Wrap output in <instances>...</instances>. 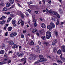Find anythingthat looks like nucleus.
Here are the masks:
<instances>
[{
    "mask_svg": "<svg viewBox=\"0 0 65 65\" xmlns=\"http://www.w3.org/2000/svg\"><path fill=\"white\" fill-rule=\"evenodd\" d=\"M46 38L47 39H49L51 37V33L50 31H47L46 32Z\"/></svg>",
    "mask_w": 65,
    "mask_h": 65,
    "instance_id": "1",
    "label": "nucleus"
},
{
    "mask_svg": "<svg viewBox=\"0 0 65 65\" xmlns=\"http://www.w3.org/2000/svg\"><path fill=\"white\" fill-rule=\"evenodd\" d=\"M36 50L35 51L36 52L38 53H40V49L39 48V45H38L37 44H36Z\"/></svg>",
    "mask_w": 65,
    "mask_h": 65,
    "instance_id": "2",
    "label": "nucleus"
},
{
    "mask_svg": "<svg viewBox=\"0 0 65 65\" xmlns=\"http://www.w3.org/2000/svg\"><path fill=\"white\" fill-rule=\"evenodd\" d=\"M36 58V55H31V57L29 58V59H30L31 60H35V59Z\"/></svg>",
    "mask_w": 65,
    "mask_h": 65,
    "instance_id": "3",
    "label": "nucleus"
},
{
    "mask_svg": "<svg viewBox=\"0 0 65 65\" xmlns=\"http://www.w3.org/2000/svg\"><path fill=\"white\" fill-rule=\"evenodd\" d=\"M17 35V34L15 32L12 33L10 34V37H14Z\"/></svg>",
    "mask_w": 65,
    "mask_h": 65,
    "instance_id": "4",
    "label": "nucleus"
},
{
    "mask_svg": "<svg viewBox=\"0 0 65 65\" xmlns=\"http://www.w3.org/2000/svg\"><path fill=\"white\" fill-rule=\"evenodd\" d=\"M56 61L57 62L60 64V65H61L62 64L63 62L60 59H57Z\"/></svg>",
    "mask_w": 65,
    "mask_h": 65,
    "instance_id": "5",
    "label": "nucleus"
},
{
    "mask_svg": "<svg viewBox=\"0 0 65 65\" xmlns=\"http://www.w3.org/2000/svg\"><path fill=\"white\" fill-rule=\"evenodd\" d=\"M57 39H55L54 40L52 43L53 45H55L57 43Z\"/></svg>",
    "mask_w": 65,
    "mask_h": 65,
    "instance_id": "6",
    "label": "nucleus"
},
{
    "mask_svg": "<svg viewBox=\"0 0 65 65\" xmlns=\"http://www.w3.org/2000/svg\"><path fill=\"white\" fill-rule=\"evenodd\" d=\"M16 54L19 57H20L21 56H23V55L20 52H16Z\"/></svg>",
    "mask_w": 65,
    "mask_h": 65,
    "instance_id": "7",
    "label": "nucleus"
},
{
    "mask_svg": "<svg viewBox=\"0 0 65 65\" xmlns=\"http://www.w3.org/2000/svg\"><path fill=\"white\" fill-rule=\"evenodd\" d=\"M61 50L62 51L65 53V46L63 45L61 46Z\"/></svg>",
    "mask_w": 65,
    "mask_h": 65,
    "instance_id": "8",
    "label": "nucleus"
},
{
    "mask_svg": "<svg viewBox=\"0 0 65 65\" xmlns=\"http://www.w3.org/2000/svg\"><path fill=\"white\" fill-rule=\"evenodd\" d=\"M50 25L52 28H55V25H54V23L51 22L50 23Z\"/></svg>",
    "mask_w": 65,
    "mask_h": 65,
    "instance_id": "9",
    "label": "nucleus"
},
{
    "mask_svg": "<svg viewBox=\"0 0 65 65\" xmlns=\"http://www.w3.org/2000/svg\"><path fill=\"white\" fill-rule=\"evenodd\" d=\"M9 43L10 45H11L12 46L13 45H14V43L12 41H9Z\"/></svg>",
    "mask_w": 65,
    "mask_h": 65,
    "instance_id": "10",
    "label": "nucleus"
},
{
    "mask_svg": "<svg viewBox=\"0 0 65 65\" xmlns=\"http://www.w3.org/2000/svg\"><path fill=\"white\" fill-rule=\"evenodd\" d=\"M19 46V45H18L17 44H14V45L13 46L12 48L14 49L17 48Z\"/></svg>",
    "mask_w": 65,
    "mask_h": 65,
    "instance_id": "11",
    "label": "nucleus"
},
{
    "mask_svg": "<svg viewBox=\"0 0 65 65\" xmlns=\"http://www.w3.org/2000/svg\"><path fill=\"white\" fill-rule=\"evenodd\" d=\"M22 61H24V62L23 63L24 64H25L26 63V58H22L21 59Z\"/></svg>",
    "mask_w": 65,
    "mask_h": 65,
    "instance_id": "12",
    "label": "nucleus"
},
{
    "mask_svg": "<svg viewBox=\"0 0 65 65\" xmlns=\"http://www.w3.org/2000/svg\"><path fill=\"white\" fill-rule=\"evenodd\" d=\"M6 19V17H5V16H3L0 18V20H4V19Z\"/></svg>",
    "mask_w": 65,
    "mask_h": 65,
    "instance_id": "13",
    "label": "nucleus"
},
{
    "mask_svg": "<svg viewBox=\"0 0 65 65\" xmlns=\"http://www.w3.org/2000/svg\"><path fill=\"white\" fill-rule=\"evenodd\" d=\"M41 26L43 28H45V24L44 23H42L41 24Z\"/></svg>",
    "mask_w": 65,
    "mask_h": 65,
    "instance_id": "14",
    "label": "nucleus"
},
{
    "mask_svg": "<svg viewBox=\"0 0 65 65\" xmlns=\"http://www.w3.org/2000/svg\"><path fill=\"white\" fill-rule=\"evenodd\" d=\"M59 11L61 14H62L63 13V10L61 9H59Z\"/></svg>",
    "mask_w": 65,
    "mask_h": 65,
    "instance_id": "15",
    "label": "nucleus"
},
{
    "mask_svg": "<svg viewBox=\"0 0 65 65\" xmlns=\"http://www.w3.org/2000/svg\"><path fill=\"white\" fill-rule=\"evenodd\" d=\"M57 54L58 55H60L61 54V49H59L57 51Z\"/></svg>",
    "mask_w": 65,
    "mask_h": 65,
    "instance_id": "16",
    "label": "nucleus"
},
{
    "mask_svg": "<svg viewBox=\"0 0 65 65\" xmlns=\"http://www.w3.org/2000/svg\"><path fill=\"white\" fill-rule=\"evenodd\" d=\"M11 5L10 3H8L6 4V7H9V6H10Z\"/></svg>",
    "mask_w": 65,
    "mask_h": 65,
    "instance_id": "17",
    "label": "nucleus"
},
{
    "mask_svg": "<svg viewBox=\"0 0 65 65\" xmlns=\"http://www.w3.org/2000/svg\"><path fill=\"white\" fill-rule=\"evenodd\" d=\"M52 14L54 15H57L58 14L57 12L54 11L52 12Z\"/></svg>",
    "mask_w": 65,
    "mask_h": 65,
    "instance_id": "18",
    "label": "nucleus"
},
{
    "mask_svg": "<svg viewBox=\"0 0 65 65\" xmlns=\"http://www.w3.org/2000/svg\"><path fill=\"white\" fill-rule=\"evenodd\" d=\"M5 21L3 20L2 21L0 22V24L1 25H4L5 24Z\"/></svg>",
    "mask_w": 65,
    "mask_h": 65,
    "instance_id": "19",
    "label": "nucleus"
},
{
    "mask_svg": "<svg viewBox=\"0 0 65 65\" xmlns=\"http://www.w3.org/2000/svg\"><path fill=\"white\" fill-rule=\"evenodd\" d=\"M5 44H4L3 43L2 44V49H3V48H4L5 47Z\"/></svg>",
    "mask_w": 65,
    "mask_h": 65,
    "instance_id": "20",
    "label": "nucleus"
},
{
    "mask_svg": "<svg viewBox=\"0 0 65 65\" xmlns=\"http://www.w3.org/2000/svg\"><path fill=\"white\" fill-rule=\"evenodd\" d=\"M57 48L56 47L54 48L53 49V53H57Z\"/></svg>",
    "mask_w": 65,
    "mask_h": 65,
    "instance_id": "21",
    "label": "nucleus"
},
{
    "mask_svg": "<svg viewBox=\"0 0 65 65\" xmlns=\"http://www.w3.org/2000/svg\"><path fill=\"white\" fill-rule=\"evenodd\" d=\"M15 20H13L12 21V23L13 25H14L16 23Z\"/></svg>",
    "mask_w": 65,
    "mask_h": 65,
    "instance_id": "22",
    "label": "nucleus"
},
{
    "mask_svg": "<svg viewBox=\"0 0 65 65\" xmlns=\"http://www.w3.org/2000/svg\"><path fill=\"white\" fill-rule=\"evenodd\" d=\"M47 28L48 29H52V27L50 25H48L47 26Z\"/></svg>",
    "mask_w": 65,
    "mask_h": 65,
    "instance_id": "23",
    "label": "nucleus"
},
{
    "mask_svg": "<svg viewBox=\"0 0 65 65\" xmlns=\"http://www.w3.org/2000/svg\"><path fill=\"white\" fill-rule=\"evenodd\" d=\"M6 63V62L4 61L1 62H0V65H3V64H5Z\"/></svg>",
    "mask_w": 65,
    "mask_h": 65,
    "instance_id": "24",
    "label": "nucleus"
},
{
    "mask_svg": "<svg viewBox=\"0 0 65 65\" xmlns=\"http://www.w3.org/2000/svg\"><path fill=\"white\" fill-rule=\"evenodd\" d=\"M3 10L4 11H6L7 10V8L5 7H4L3 9Z\"/></svg>",
    "mask_w": 65,
    "mask_h": 65,
    "instance_id": "25",
    "label": "nucleus"
},
{
    "mask_svg": "<svg viewBox=\"0 0 65 65\" xmlns=\"http://www.w3.org/2000/svg\"><path fill=\"white\" fill-rule=\"evenodd\" d=\"M54 34L56 35V36H57L58 35V33L57 32L56 30H55L54 32Z\"/></svg>",
    "mask_w": 65,
    "mask_h": 65,
    "instance_id": "26",
    "label": "nucleus"
},
{
    "mask_svg": "<svg viewBox=\"0 0 65 65\" xmlns=\"http://www.w3.org/2000/svg\"><path fill=\"white\" fill-rule=\"evenodd\" d=\"M9 1L11 4H13L14 3V0H9Z\"/></svg>",
    "mask_w": 65,
    "mask_h": 65,
    "instance_id": "27",
    "label": "nucleus"
},
{
    "mask_svg": "<svg viewBox=\"0 0 65 65\" xmlns=\"http://www.w3.org/2000/svg\"><path fill=\"white\" fill-rule=\"evenodd\" d=\"M34 44V43L33 41H32L30 43L29 45H33Z\"/></svg>",
    "mask_w": 65,
    "mask_h": 65,
    "instance_id": "28",
    "label": "nucleus"
},
{
    "mask_svg": "<svg viewBox=\"0 0 65 65\" xmlns=\"http://www.w3.org/2000/svg\"><path fill=\"white\" fill-rule=\"evenodd\" d=\"M12 19V18L11 17H10L9 18H8V19L7 20V22L8 23Z\"/></svg>",
    "mask_w": 65,
    "mask_h": 65,
    "instance_id": "29",
    "label": "nucleus"
},
{
    "mask_svg": "<svg viewBox=\"0 0 65 65\" xmlns=\"http://www.w3.org/2000/svg\"><path fill=\"white\" fill-rule=\"evenodd\" d=\"M12 29V27H9L8 28V30L9 31H10Z\"/></svg>",
    "mask_w": 65,
    "mask_h": 65,
    "instance_id": "30",
    "label": "nucleus"
},
{
    "mask_svg": "<svg viewBox=\"0 0 65 65\" xmlns=\"http://www.w3.org/2000/svg\"><path fill=\"white\" fill-rule=\"evenodd\" d=\"M4 53V50H1L0 51V54H3Z\"/></svg>",
    "mask_w": 65,
    "mask_h": 65,
    "instance_id": "31",
    "label": "nucleus"
},
{
    "mask_svg": "<svg viewBox=\"0 0 65 65\" xmlns=\"http://www.w3.org/2000/svg\"><path fill=\"white\" fill-rule=\"evenodd\" d=\"M39 62H43V58H41L40 59V60H38Z\"/></svg>",
    "mask_w": 65,
    "mask_h": 65,
    "instance_id": "32",
    "label": "nucleus"
},
{
    "mask_svg": "<svg viewBox=\"0 0 65 65\" xmlns=\"http://www.w3.org/2000/svg\"><path fill=\"white\" fill-rule=\"evenodd\" d=\"M4 4L3 3H0V6H4Z\"/></svg>",
    "mask_w": 65,
    "mask_h": 65,
    "instance_id": "33",
    "label": "nucleus"
},
{
    "mask_svg": "<svg viewBox=\"0 0 65 65\" xmlns=\"http://www.w3.org/2000/svg\"><path fill=\"white\" fill-rule=\"evenodd\" d=\"M44 44H46V45L47 46L48 45V42H44Z\"/></svg>",
    "mask_w": 65,
    "mask_h": 65,
    "instance_id": "34",
    "label": "nucleus"
},
{
    "mask_svg": "<svg viewBox=\"0 0 65 65\" xmlns=\"http://www.w3.org/2000/svg\"><path fill=\"white\" fill-rule=\"evenodd\" d=\"M41 38L43 40H45V36H42L41 37Z\"/></svg>",
    "mask_w": 65,
    "mask_h": 65,
    "instance_id": "35",
    "label": "nucleus"
},
{
    "mask_svg": "<svg viewBox=\"0 0 65 65\" xmlns=\"http://www.w3.org/2000/svg\"><path fill=\"white\" fill-rule=\"evenodd\" d=\"M21 25L22 26H23L24 25V22L23 21H22L21 22Z\"/></svg>",
    "mask_w": 65,
    "mask_h": 65,
    "instance_id": "36",
    "label": "nucleus"
},
{
    "mask_svg": "<svg viewBox=\"0 0 65 65\" xmlns=\"http://www.w3.org/2000/svg\"><path fill=\"white\" fill-rule=\"evenodd\" d=\"M37 31V29H34L32 31V32L33 33H35Z\"/></svg>",
    "mask_w": 65,
    "mask_h": 65,
    "instance_id": "37",
    "label": "nucleus"
},
{
    "mask_svg": "<svg viewBox=\"0 0 65 65\" xmlns=\"http://www.w3.org/2000/svg\"><path fill=\"white\" fill-rule=\"evenodd\" d=\"M39 63V61L38 60H37V61L36 62L34 63V64L36 65V64H37V63Z\"/></svg>",
    "mask_w": 65,
    "mask_h": 65,
    "instance_id": "38",
    "label": "nucleus"
},
{
    "mask_svg": "<svg viewBox=\"0 0 65 65\" xmlns=\"http://www.w3.org/2000/svg\"><path fill=\"white\" fill-rule=\"evenodd\" d=\"M59 21H60V20H59V19H57V22L56 23V25H58V24H59Z\"/></svg>",
    "mask_w": 65,
    "mask_h": 65,
    "instance_id": "39",
    "label": "nucleus"
},
{
    "mask_svg": "<svg viewBox=\"0 0 65 65\" xmlns=\"http://www.w3.org/2000/svg\"><path fill=\"white\" fill-rule=\"evenodd\" d=\"M61 60H62L63 62H65V58L64 57L63 58H62Z\"/></svg>",
    "mask_w": 65,
    "mask_h": 65,
    "instance_id": "40",
    "label": "nucleus"
},
{
    "mask_svg": "<svg viewBox=\"0 0 65 65\" xmlns=\"http://www.w3.org/2000/svg\"><path fill=\"white\" fill-rule=\"evenodd\" d=\"M17 4L18 6H19V7H21V8H22V6L20 4H19V3H17Z\"/></svg>",
    "mask_w": 65,
    "mask_h": 65,
    "instance_id": "41",
    "label": "nucleus"
},
{
    "mask_svg": "<svg viewBox=\"0 0 65 65\" xmlns=\"http://www.w3.org/2000/svg\"><path fill=\"white\" fill-rule=\"evenodd\" d=\"M39 57L40 58H43V56L42 55H40L39 56Z\"/></svg>",
    "mask_w": 65,
    "mask_h": 65,
    "instance_id": "42",
    "label": "nucleus"
},
{
    "mask_svg": "<svg viewBox=\"0 0 65 65\" xmlns=\"http://www.w3.org/2000/svg\"><path fill=\"white\" fill-rule=\"evenodd\" d=\"M14 5H13L9 9H11V8H13L15 6Z\"/></svg>",
    "mask_w": 65,
    "mask_h": 65,
    "instance_id": "43",
    "label": "nucleus"
},
{
    "mask_svg": "<svg viewBox=\"0 0 65 65\" xmlns=\"http://www.w3.org/2000/svg\"><path fill=\"white\" fill-rule=\"evenodd\" d=\"M8 60V58H6L4 59V61H7Z\"/></svg>",
    "mask_w": 65,
    "mask_h": 65,
    "instance_id": "44",
    "label": "nucleus"
},
{
    "mask_svg": "<svg viewBox=\"0 0 65 65\" xmlns=\"http://www.w3.org/2000/svg\"><path fill=\"white\" fill-rule=\"evenodd\" d=\"M43 62H44L45 61H47V59L45 58H43Z\"/></svg>",
    "mask_w": 65,
    "mask_h": 65,
    "instance_id": "45",
    "label": "nucleus"
},
{
    "mask_svg": "<svg viewBox=\"0 0 65 65\" xmlns=\"http://www.w3.org/2000/svg\"><path fill=\"white\" fill-rule=\"evenodd\" d=\"M34 12L36 14H38V11H35Z\"/></svg>",
    "mask_w": 65,
    "mask_h": 65,
    "instance_id": "46",
    "label": "nucleus"
},
{
    "mask_svg": "<svg viewBox=\"0 0 65 65\" xmlns=\"http://www.w3.org/2000/svg\"><path fill=\"white\" fill-rule=\"evenodd\" d=\"M33 21L34 22V23H36V19H33Z\"/></svg>",
    "mask_w": 65,
    "mask_h": 65,
    "instance_id": "47",
    "label": "nucleus"
},
{
    "mask_svg": "<svg viewBox=\"0 0 65 65\" xmlns=\"http://www.w3.org/2000/svg\"><path fill=\"white\" fill-rule=\"evenodd\" d=\"M26 11L29 12L30 13H31V10H30V9H29L28 10H26Z\"/></svg>",
    "mask_w": 65,
    "mask_h": 65,
    "instance_id": "48",
    "label": "nucleus"
},
{
    "mask_svg": "<svg viewBox=\"0 0 65 65\" xmlns=\"http://www.w3.org/2000/svg\"><path fill=\"white\" fill-rule=\"evenodd\" d=\"M20 16H21V17L22 18H24V15H23L22 14H20Z\"/></svg>",
    "mask_w": 65,
    "mask_h": 65,
    "instance_id": "49",
    "label": "nucleus"
},
{
    "mask_svg": "<svg viewBox=\"0 0 65 65\" xmlns=\"http://www.w3.org/2000/svg\"><path fill=\"white\" fill-rule=\"evenodd\" d=\"M46 12H47V13H48L49 12V11L47 9V8H46Z\"/></svg>",
    "mask_w": 65,
    "mask_h": 65,
    "instance_id": "50",
    "label": "nucleus"
},
{
    "mask_svg": "<svg viewBox=\"0 0 65 65\" xmlns=\"http://www.w3.org/2000/svg\"><path fill=\"white\" fill-rule=\"evenodd\" d=\"M60 59H61L63 58H64V57H62V54H61V55H60Z\"/></svg>",
    "mask_w": 65,
    "mask_h": 65,
    "instance_id": "51",
    "label": "nucleus"
},
{
    "mask_svg": "<svg viewBox=\"0 0 65 65\" xmlns=\"http://www.w3.org/2000/svg\"><path fill=\"white\" fill-rule=\"evenodd\" d=\"M7 54L6 53L5 54L4 57V58H5V57H7Z\"/></svg>",
    "mask_w": 65,
    "mask_h": 65,
    "instance_id": "52",
    "label": "nucleus"
},
{
    "mask_svg": "<svg viewBox=\"0 0 65 65\" xmlns=\"http://www.w3.org/2000/svg\"><path fill=\"white\" fill-rule=\"evenodd\" d=\"M10 15L12 17H14V15L12 14H11Z\"/></svg>",
    "mask_w": 65,
    "mask_h": 65,
    "instance_id": "53",
    "label": "nucleus"
},
{
    "mask_svg": "<svg viewBox=\"0 0 65 65\" xmlns=\"http://www.w3.org/2000/svg\"><path fill=\"white\" fill-rule=\"evenodd\" d=\"M21 22L19 20L17 23L18 25H19L20 24H21Z\"/></svg>",
    "mask_w": 65,
    "mask_h": 65,
    "instance_id": "54",
    "label": "nucleus"
},
{
    "mask_svg": "<svg viewBox=\"0 0 65 65\" xmlns=\"http://www.w3.org/2000/svg\"><path fill=\"white\" fill-rule=\"evenodd\" d=\"M52 11L51 10H50L49 11V13H50V14H52Z\"/></svg>",
    "mask_w": 65,
    "mask_h": 65,
    "instance_id": "55",
    "label": "nucleus"
},
{
    "mask_svg": "<svg viewBox=\"0 0 65 65\" xmlns=\"http://www.w3.org/2000/svg\"><path fill=\"white\" fill-rule=\"evenodd\" d=\"M43 3L44 4L45 3V0H42Z\"/></svg>",
    "mask_w": 65,
    "mask_h": 65,
    "instance_id": "56",
    "label": "nucleus"
},
{
    "mask_svg": "<svg viewBox=\"0 0 65 65\" xmlns=\"http://www.w3.org/2000/svg\"><path fill=\"white\" fill-rule=\"evenodd\" d=\"M34 27H36L37 25V24L36 23H34Z\"/></svg>",
    "mask_w": 65,
    "mask_h": 65,
    "instance_id": "57",
    "label": "nucleus"
},
{
    "mask_svg": "<svg viewBox=\"0 0 65 65\" xmlns=\"http://www.w3.org/2000/svg\"><path fill=\"white\" fill-rule=\"evenodd\" d=\"M21 37L22 38H23L24 37V36L23 35H21Z\"/></svg>",
    "mask_w": 65,
    "mask_h": 65,
    "instance_id": "58",
    "label": "nucleus"
},
{
    "mask_svg": "<svg viewBox=\"0 0 65 65\" xmlns=\"http://www.w3.org/2000/svg\"><path fill=\"white\" fill-rule=\"evenodd\" d=\"M48 2L49 4L51 3V0H48Z\"/></svg>",
    "mask_w": 65,
    "mask_h": 65,
    "instance_id": "59",
    "label": "nucleus"
},
{
    "mask_svg": "<svg viewBox=\"0 0 65 65\" xmlns=\"http://www.w3.org/2000/svg\"><path fill=\"white\" fill-rule=\"evenodd\" d=\"M33 17V20H34V19H35V15H32Z\"/></svg>",
    "mask_w": 65,
    "mask_h": 65,
    "instance_id": "60",
    "label": "nucleus"
},
{
    "mask_svg": "<svg viewBox=\"0 0 65 65\" xmlns=\"http://www.w3.org/2000/svg\"><path fill=\"white\" fill-rule=\"evenodd\" d=\"M57 18H60V15H59V14H58V13L57 14Z\"/></svg>",
    "mask_w": 65,
    "mask_h": 65,
    "instance_id": "61",
    "label": "nucleus"
},
{
    "mask_svg": "<svg viewBox=\"0 0 65 65\" xmlns=\"http://www.w3.org/2000/svg\"><path fill=\"white\" fill-rule=\"evenodd\" d=\"M5 14H10V12H6L5 13Z\"/></svg>",
    "mask_w": 65,
    "mask_h": 65,
    "instance_id": "62",
    "label": "nucleus"
},
{
    "mask_svg": "<svg viewBox=\"0 0 65 65\" xmlns=\"http://www.w3.org/2000/svg\"><path fill=\"white\" fill-rule=\"evenodd\" d=\"M47 58H49V59H52L51 58V57L49 56H47Z\"/></svg>",
    "mask_w": 65,
    "mask_h": 65,
    "instance_id": "63",
    "label": "nucleus"
},
{
    "mask_svg": "<svg viewBox=\"0 0 65 65\" xmlns=\"http://www.w3.org/2000/svg\"><path fill=\"white\" fill-rule=\"evenodd\" d=\"M53 65H57V64L56 63H53Z\"/></svg>",
    "mask_w": 65,
    "mask_h": 65,
    "instance_id": "64",
    "label": "nucleus"
}]
</instances>
